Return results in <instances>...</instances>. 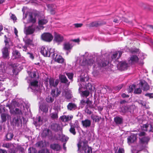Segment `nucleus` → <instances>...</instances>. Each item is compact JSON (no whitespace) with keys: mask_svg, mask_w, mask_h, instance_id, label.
<instances>
[{"mask_svg":"<svg viewBox=\"0 0 153 153\" xmlns=\"http://www.w3.org/2000/svg\"><path fill=\"white\" fill-rule=\"evenodd\" d=\"M101 25V23L99 22H94L90 23L88 25L89 27H97Z\"/></svg>","mask_w":153,"mask_h":153,"instance_id":"obj_37","label":"nucleus"},{"mask_svg":"<svg viewBox=\"0 0 153 153\" xmlns=\"http://www.w3.org/2000/svg\"><path fill=\"white\" fill-rule=\"evenodd\" d=\"M70 131L71 133L73 134L74 135H75L76 133V132L75 131V129L73 127H71V128L70 129Z\"/></svg>","mask_w":153,"mask_h":153,"instance_id":"obj_56","label":"nucleus"},{"mask_svg":"<svg viewBox=\"0 0 153 153\" xmlns=\"http://www.w3.org/2000/svg\"><path fill=\"white\" fill-rule=\"evenodd\" d=\"M92 102L91 101H90L88 99H87V104L90 108H94L95 106L92 105Z\"/></svg>","mask_w":153,"mask_h":153,"instance_id":"obj_40","label":"nucleus"},{"mask_svg":"<svg viewBox=\"0 0 153 153\" xmlns=\"http://www.w3.org/2000/svg\"><path fill=\"white\" fill-rule=\"evenodd\" d=\"M141 85L142 89L144 90H147L149 88V86L147 83L145 82H141Z\"/></svg>","mask_w":153,"mask_h":153,"instance_id":"obj_33","label":"nucleus"},{"mask_svg":"<svg viewBox=\"0 0 153 153\" xmlns=\"http://www.w3.org/2000/svg\"><path fill=\"white\" fill-rule=\"evenodd\" d=\"M4 79L2 80L1 79H0V91H2L4 90V89L2 88V83L1 82V81H4Z\"/></svg>","mask_w":153,"mask_h":153,"instance_id":"obj_62","label":"nucleus"},{"mask_svg":"<svg viewBox=\"0 0 153 153\" xmlns=\"http://www.w3.org/2000/svg\"><path fill=\"white\" fill-rule=\"evenodd\" d=\"M59 78L62 82L66 83L68 82L66 77L64 75H60L59 76Z\"/></svg>","mask_w":153,"mask_h":153,"instance_id":"obj_35","label":"nucleus"},{"mask_svg":"<svg viewBox=\"0 0 153 153\" xmlns=\"http://www.w3.org/2000/svg\"><path fill=\"white\" fill-rule=\"evenodd\" d=\"M41 37L43 40L46 42H50L53 39V36L50 33H45L42 35Z\"/></svg>","mask_w":153,"mask_h":153,"instance_id":"obj_5","label":"nucleus"},{"mask_svg":"<svg viewBox=\"0 0 153 153\" xmlns=\"http://www.w3.org/2000/svg\"><path fill=\"white\" fill-rule=\"evenodd\" d=\"M52 57L55 61L59 63H62L64 62V59L60 55H58L56 51L54 53Z\"/></svg>","mask_w":153,"mask_h":153,"instance_id":"obj_7","label":"nucleus"},{"mask_svg":"<svg viewBox=\"0 0 153 153\" xmlns=\"http://www.w3.org/2000/svg\"><path fill=\"white\" fill-rule=\"evenodd\" d=\"M83 126L85 127H89L91 125V121L90 120L87 119L82 121Z\"/></svg>","mask_w":153,"mask_h":153,"instance_id":"obj_23","label":"nucleus"},{"mask_svg":"<svg viewBox=\"0 0 153 153\" xmlns=\"http://www.w3.org/2000/svg\"><path fill=\"white\" fill-rule=\"evenodd\" d=\"M25 107L24 105H20L19 108H16L15 109L14 112L15 114L18 115H21L24 112Z\"/></svg>","mask_w":153,"mask_h":153,"instance_id":"obj_10","label":"nucleus"},{"mask_svg":"<svg viewBox=\"0 0 153 153\" xmlns=\"http://www.w3.org/2000/svg\"><path fill=\"white\" fill-rule=\"evenodd\" d=\"M87 144L88 142L86 140L79 142L78 144L79 149H82L84 151L85 153H92V148L91 147L88 146Z\"/></svg>","mask_w":153,"mask_h":153,"instance_id":"obj_3","label":"nucleus"},{"mask_svg":"<svg viewBox=\"0 0 153 153\" xmlns=\"http://www.w3.org/2000/svg\"><path fill=\"white\" fill-rule=\"evenodd\" d=\"M50 147L52 149L56 151L59 150L61 149L60 146L58 144H52L50 146Z\"/></svg>","mask_w":153,"mask_h":153,"instance_id":"obj_24","label":"nucleus"},{"mask_svg":"<svg viewBox=\"0 0 153 153\" xmlns=\"http://www.w3.org/2000/svg\"><path fill=\"white\" fill-rule=\"evenodd\" d=\"M146 96L149 97V98H153V93H148L145 94Z\"/></svg>","mask_w":153,"mask_h":153,"instance_id":"obj_57","label":"nucleus"},{"mask_svg":"<svg viewBox=\"0 0 153 153\" xmlns=\"http://www.w3.org/2000/svg\"><path fill=\"white\" fill-rule=\"evenodd\" d=\"M91 118L93 121L95 122H99L101 119L100 117L94 114H92L91 115Z\"/></svg>","mask_w":153,"mask_h":153,"instance_id":"obj_26","label":"nucleus"},{"mask_svg":"<svg viewBox=\"0 0 153 153\" xmlns=\"http://www.w3.org/2000/svg\"><path fill=\"white\" fill-rule=\"evenodd\" d=\"M29 20L28 22H32L34 23L36 22V20L35 18L33 17V16L31 15H30L29 16Z\"/></svg>","mask_w":153,"mask_h":153,"instance_id":"obj_42","label":"nucleus"},{"mask_svg":"<svg viewBox=\"0 0 153 153\" xmlns=\"http://www.w3.org/2000/svg\"><path fill=\"white\" fill-rule=\"evenodd\" d=\"M152 126L149 124H146L143 126V129L145 131H151L152 130Z\"/></svg>","mask_w":153,"mask_h":153,"instance_id":"obj_25","label":"nucleus"},{"mask_svg":"<svg viewBox=\"0 0 153 153\" xmlns=\"http://www.w3.org/2000/svg\"><path fill=\"white\" fill-rule=\"evenodd\" d=\"M55 51L54 49L48 47V46H42L40 52L45 56L52 57Z\"/></svg>","mask_w":153,"mask_h":153,"instance_id":"obj_2","label":"nucleus"},{"mask_svg":"<svg viewBox=\"0 0 153 153\" xmlns=\"http://www.w3.org/2000/svg\"><path fill=\"white\" fill-rule=\"evenodd\" d=\"M128 66V64L125 62H120L117 65V67L121 70H124L127 69Z\"/></svg>","mask_w":153,"mask_h":153,"instance_id":"obj_12","label":"nucleus"},{"mask_svg":"<svg viewBox=\"0 0 153 153\" xmlns=\"http://www.w3.org/2000/svg\"><path fill=\"white\" fill-rule=\"evenodd\" d=\"M48 106L47 105H42V106H40V108L41 110L43 112L45 113L47 112L48 110Z\"/></svg>","mask_w":153,"mask_h":153,"instance_id":"obj_36","label":"nucleus"},{"mask_svg":"<svg viewBox=\"0 0 153 153\" xmlns=\"http://www.w3.org/2000/svg\"><path fill=\"white\" fill-rule=\"evenodd\" d=\"M37 151L35 148H30L28 149L29 153H36Z\"/></svg>","mask_w":153,"mask_h":153,"instance_id":"obj_46","label":"nucleus"},{"mask_svg":"<svg viewBox=\"0 0 153 153\" xmlns=\"http://www.w3.org/2000/svg\"><path fill=\"white\" fill-rule=\"evenodd\" d=\"M138 102L139 103L141 104L142 106H144L146 108H148L146 106V103L145 102L141 100H139Z\"/></svg>","mask_w":153,"mask_h":153,"instance_id":"obj_52","label":"nucleus"},{"mask_svg":"<svg viewBox=\"0 0 153 153\" xmlns=\"http://www.w3.org/2000/svg\"><path fill=\"white\" fill-rule=\"evenodd\" d=\"M73 116L71 115H63L60 117L61 120L64 122H67L71 120L73 118Z\"/></svg>","mask_w":153,"mask_h":153,"instance_id":"obj_18","label":"nucleus"},{"mask_svg":"<svg viewBox=\"0 0 153 153\" xmlns=\"http://www.w3.org/2000/svg\"><path fill=\"white\" fill-rule=\"evenodd\" d=\"M71 92L70 91H65L62 93L63 96L65 97L67 99H70L71 98Z\"/></svg>","mask_w":153,"mask_h":153,"instance_id":"obj_21","label":"nucleus"},{"mask_svg":"<svg viewBox=\"0 0 153 153\" xmlns=\"http://www.w3.org/2000/svg\"><path fill=\"white\" fill-rule=\"evenodd\" d=\"M137 139L136 136L134 134H131L127 138V142L129 145H130L135 141Z\"/></svg>","mask_w":153,"mask_h":153,"instance_id":"obj_13","label":"nucleus"},{"mask_svg":"<svg viewBox=\"0 0 153 153\" xmlns=\"http://www.w3.org/2000/svg\"><path fill=\"white\" fill-rule=\"evenodd\" d=\"M114 121L117 124H121L123 123V119L121 117H116L114 118Z\"/></svg>","mask_w":153,"mask_h":153,"instance_id":"obj_27","label":"nucleus"},{"mask_svg":"<svg viewBox=\"0 0 153 153\" xmlns=\"http://www.w3.org/2000/svg\"><path fill=\"white\" fill-rule=\"evenodd\" d=\"M1 117L3 122L6 121L7 118L8 119H9L11 118L10 116L6 113L2 114L1 115Z\"/></svg>","mask_w":153,"mask_h":153,"instance_id":"obj_31","label":"nucleus"},{"mask_svg":"<svg viewBox=\"0 0 153 153\" xmlns=\"http://www.w3.org/2000/svg\"><path fill=\"white\" fill-rule=\"evenodd\" d=\"M13 135L11 133H8L6 135V137L8 140H11L13 137Z\"/></svg>","mask_w":153,"mask_h":153,"instance_id":"obj_43","label":"nucleus"},{"mask_svg":"<svg viewBox=\"0 0 153 153\" xmlns=\"http://www.w3.org/2000/svg\"><path fill=\"white\" fill-rule=\"evenodd\" d=\"M54 100V99L52 97L50 96H48L46 98V101L49 103L52 102Z\"/></svg>","mask_w":153,"mask_h":153,"instance_id":"obj_44","label":"nucleus"},{"mask_svg":"<svg viewBox=\"0 0 153 153\" xmlns=\"http://www.w3.org/2000/svg\"><path fill=\"white\" fill-rule=\"evenodd\" d=\"M73 46L71 43L68 42L65 43L64 45V49L66 50H71Z\"/></svg>","mask_w":153,"mask_h":153,"instance_id":"obj_30","label":"nucleus"},{"mask_svg":"<svg viewBox=\"0 0 153 153\" xmlns=\"http://www.w3.org/2000/svg\"><path fill=\"white\" fill-rule=\"evenodd\" d=\"M54 40L57 42H61L64 40L63 37L61 35L56 32L54 33Z\"/></svg>","mask_w":153,"mask_h":153,"instance_id":"obj_9","label":"nucleus"},{"mask_svg":"<svg viewBox=\"0 0 153 153\" xmlns=\"http://www.w3.org/2000/svg\"><path fill=\"white\" fill-rule=\"evenodd\" d=\"M89 54L88 52H86L84 55L81 56V59H82L83 60H80V64L82 65L85 66L87 65H92L94 61L92 59V58L91 57L89 59L87 58V56H88Z\"/></svg>","mask_w":153,"mask_h":153,"instance_id":"obj_4","label":"nucleus"},{"mask_svg":"<svg viewBox=\"0 0 153 153\" xmlns=\"http://www.w3.org/2000/svg\"><path fill=\"white\" fill-rule=\"evenodd\" d=\"M35 27L33 26H30L25 30V33L27 34H30L33 33Z\"/></svg>","mask_w":153,"mask_h":153,"instance_id":"obj_17","label":"nucleus"},{"mask_svg":"<svg viewBox=\"0 0 153 153\" xmlns=\"http://www.w3.org/2000/svg\"><path fill=\"white\" fill-rule=\"evenodd\" d=\"M30 76L32 78L35 77L36 76V74L35 72H32L30 73L29 74Z\"/></svg>","mask_w":153,"mask_h":153,"instance_id":"obj_54","label":"nucleus"},{"mask_svg":"<svg viewBox=\"0 0 153 153\" xmlns=\"http://www.w3.org/2000/svg\"><path fill=\"white\" fill-rule=\"evenodd\" d=\"M25 44L27 45H31L32 44V40L29 39H27L25 40Z\"/></svg>","mask_w":153,"mask_h":153,"instance_id":"obj_45","label":"nucleus"},{"mask_svg":"<svg viewBox=\"0 0 153 153\" xmlns=\"http://www.w3.org/2000/svg\"><path fill=\"white\" fill-rule=\"evenodd\" d=\"M38 82L36 80H34L30 82V88L32 91L35 92L39 89L38 85Z\"/></svg>","mask_w":153,"mask_h":153,"instance_id":"obj_11","label":"nucleus"},{"mask_svg":"<svg viewBox=\"0 0 153 153\" xmlns=\"http://www.w3.org/2000/svg\"><path fill=\"white\" fill-rule=\"evenodd\" d=\"M69 138L65 135L62 134L60 137V140L62 141H68Z\"/></svg>","mask_w":153,"mask_h":153,"instance_id":"obj_39","label":"nucleus"},{"mask_svg":"<svg viewBox=\"0 0 153 153\" xmlns=\"http://www.w3.org/2000/svg\"><path fill=\"white\" fill-rule=\"evenodd\" d=\"M51 117L53 119L57 118L58 116L57 114L56 113H52L50 115Z\"/></svg>","mask_w":153,"mask_h":153,"instance_id":"obj_47","label":"nucleus"},{"mask_svg":"<svg viewBox=\"0 0 153 153\" xmlns=\"http://www.w3.org/2000/svg\"><path fill=\"white\" fill-rule=\"evenodd\" d=\"M12 54L13 59L19 58L21 56L19 52L18 51L16 50L14 51H13Z\"/></svg>","mask_w":153,"mask_h":153,"instance_id":"obj_29","label":"nucleus"},{"mask_svg":"<svg viewBox=\"0 0 153 153\" xmlns=\"http://www.w3.org/2000/svg\"><path fill=\"white\" fill-rule=\"evenodd\" d=\"M85 111L86 113L89 114H91L92 113L91 111L89 110L88 107L85 109Z\"/></svg>","mask_w":153,"mask_h":153,"instance_id":"obj_61","label":"nucleus"},{"mask_svg":"<svg viewBox=\"0 0 153 153\" xmlns=\"http://www.w3.org/2000/svg\"><path fill=\"white\" fill-rule=\"evenodd\" d=\"M139 139L142 144H147L149 140V138L145 136V133L144 132H141L139 134Z\"/></svg>","mask_w":153,"mask_h":153,"instance_id":"obj_6","label":"nucleus"},{"mask_svg":"<svg viewBox=\"0 0 153 153\" xmlns=\"http://www.w3.org/2000/svg\"><path fill=\"white\" fill-rule=\"evenodd\" d=\"M48 22V21L45 18L42 17L39 18V28L40 29H43L44 27L43 25L46 24Z\"/></svg>","mask_w":153,"mask_h":153,"instance_id":"obj_14","label":"nucleus"},{"mask_svg":"<svg viewBox=\"0 0 153 153\" xmlns=\"http://www.w3.org/2000/svg\"><path fill=\"white\" fill-rule=\"evenodd\" d=\"M87 99L86 100L84 99L80 101V104L82 106V107H84V106L86 104H87Z\"/></svg>","mask_w":153,"mask_h":153,"instance_id":"obj_55","label":"nucleus"},{"mask_svg":"<svg viewBox=\"0 0 153 153\" xmlns=\"http://www.w3.org/2000/svg\"><path fill=\"white\" fill-rule=\"evenodd\" d=\"M35 124L36 125H40L42 124V120L41 119V117H40L39 116L38 117L36 121L35 122L34 124Z\"/></svg>","mask_w":153,"mask_h":153,"instance_id":"obj_38","label":"nucleus"},{"mask_svg":"<svg viewBox=\"0 0 153 153\" xmlns=\"http://www.w3.org/2000/svg\"><path fill=\"white\" fill-rule=\"evenodd\" d=\"M123 86L122 85H120L118 86L115 87L114 88V90H115L116 91H118Z\"/></svg>","mask_w":153,"mask_h":153,"instance_id":"obj_50","label":"nucleus"},{"mask_svg":"<svg viewBox=\"0 0 153 153\" xmlns=\"http://www.w3.org/2000/svg\"><path fill=\"white\" fill-rule=\"evenodd\" d=\"M68 108L70 110H75L76 108V105L73 103H70L67 106Z\"/></svg>","mask_w":153,"mask_h":153,"instance_id":"obj_32","label":"nucleus"},{"mask_svg":"<svg viewBox=\"0 0 153 153\" xmlns=\"http://www.w3.org/2000/svg\"><path fill=\"white\" fill-rule=\"evenodd\" d=\"M115 153H124V149L122 148L119 149L117 152H115Z\"/></svg>","mask_w":153,"mask_h":153,"instance_id":"obj_59","label":"nucleus"},{"mask_svg":"<svg viewBox=\"0 0 153 153\" xmlns=\"http://www.w3.org/2000/svg\"><path fill=\"white\" fill-rule=\"evenodd\" d=\"M79 91L81 95L83 97H88L89 94V92L88 91H82L81 89L82 88V85H81V84H79Z\"/></svg>","mask_w":153,"mask_h":153,"instance_id":"obj_16","label":"nucleus"},{"mask_svg":"<svg viewBox=\"0 0 153 153\" xmlns=\"http://www.w3.org/2000/svg\"><path fill=\"white\" fill-rule=\"evenodd\" d=\"M36 146L38 147H42L43 146V142L41 141L38 142L36 144Z\"/></svg>","mask_w":153,"mask_h":153,"instance_id":"obj_49","label":"nucleus"},{"mask_svg":"<svg viewBox=\"0 0 153 153\" xmlns=\"http://www.w3.org/2000/svg\"><path fill=\"white\" fill-rule=\"evenodd\" d=\"M8 47H5L3 48L2 50V57L4 58L8 59H9L10 51L8 50Z\"/></svg>","mask_w":153,"mask_h":153,"instance_id":"obj_8","label":"nucleus"},{"mask_svg":"<svg viewBox=\"0 0 153 153\" xmlns=\"http://www.w3.org/2000/svg\"><path fill=\"white\" fill-rule=\"evenodd\" d=\"M122 52L120 51H118L115 52L112 55L111 57L112 59H118L121 56Z\"/></svg>","mask_w":153,"mask_h":153,"instance_id":"obj_22","label":"nucleus"},{"mask_svg":"<svg viewBox=\"0 0 153 153\" xmlns=\"http://www.w3.org/2000/svg\"><path fill=\"white\" fill-rule=\"evenodd\" d=\"M49 80L50 87L51 88L56 86L59 82V80L58 79L55 80L53 78H50Z\"/></svg>","mask_w":153,"mask_h":153,"instance_id":"obj_15","label":"nucleus"},{"mask_svg":"<svg viewBox=\"0 0 153 153\" xmlns=\"http://www.w3.org/2000/svg\"><path fill=\"white\" fill-rule=\"evenodd\" d=\"M2 147L7 148H9L11 146V144L8 143H4L2 145Z\"/></svg>","mask_w":153,"mask_h":153,"instance_id":"obj_53","label":"nucleus"},{"mask_svg":"<svg viewBox=\"0 0 153 153\" xmlns=\"http://www.w3.org/2000/svg\"><path fill=\"white\" fill-rule=\"evenodd\" d=\"M135 88V85H130L129 87V88L128 89V92L131 93L132 92L134 89Z\"/></svg>","mask_w":153,"mask_h":153,"instance_id":"obj_48","label":"nucleus"},{"mask_svg":"<svg viewBox=\"0 0 153 153\" xmlns=\"http://www.w3.org/2000/svg\"><path fill=\"white\" fill-rule=\"evenodd\" d=\"M142 90L140 88H137L135 89L134 93L135 94H140L141 93Z\"/></svg>","mask_w":153,"mask_h":153,"instance_id":"obj_51","label":"nucleus"},{"mask_svg":"<svg viewBox=\"0 0 153 153\" xmlns=\"http://www.w3.org/2000/svg\"><path fill=\"white\" fill-rule=\"evenodd\" d=\"M108 62H107V61H105L102 62V64H100V66H106L107 65H108Z\"/></svg>","mask_w":153,"mask_h":153,"instance_id":"obj_58","label":"nucleus"},{"mask_svg":"<svg viewBox=\"0 0 153 153\" xmlns=\"http://www.w3.org/2000/svg\"><path fill=\"white\" fill-rule=\"evenodd\" d=\"M128 108L127 107H125V108L124 107L121 108V111L123 113L126 112Z\"/></svg>","mask_w":153,"mask_h":153,"instance_id":"obj_64","label":"nucleus"},{"mask_svg":"<svg viewBox=\"0 0 153 153\" xmlns=\"http://www.w3.org/2000/svg\"><path fill=\"white\" fill-rule=\"evenodd\" d=\"M84 75V77L82 76H80V81L82 85V87L84 89L86 88L87 89L89 90H92V86L91 84L88 82V80L89 79V78L87 75L86 76Z\"/></svg>","mask_w":153,"mask_h":153,"instance_id":"obj_1","label":"nucleus"},{"mask_svg":"<svg viewBox=\"0 0 153 153\" xmlns=\"http://www.w3.org/2000/svg\"><path fill=\"white\" fill-rule=\"evenodd\" d=\"M68 76V78L70 79H71L73 77V74L71 73H67L66 74Z\"/></svg>","mask_w":153,"mask_h":153,"instance_id":"obj_60","label":"nucleus"},{"mask_svg":"<svg viewBox=\"0 0 153 153\" xmlns=\"http://www.w3.org/2000/svg\"><path fill=\"white\" fill-rule=\"evenodd\" d=\"M82 25L83 24L82 23H76L74 24L75 27L77 28L81 27L82 26Z\"/></svg>","mask_w":153,"mask_h":153,"instance_id":"obj_63","label":"nucleus"},{"mask_svg":"<svg viewBox=\"0 0 153 153\" xmlns=\"http://www.w3.org/2000/svg\"><path fill=\"white\" fill-rule=\"evenodd\" d=\"M138 60V57L136 55H132L131 56L129 62L130 63H132L134 62H137Z\"/></svg>","mask_w":153,"mask_h":153,"instance_id":"obj_28","label":"nucleus"},{"mask_svg":"<svg viewBox=\"0 0 153 153\" xmlns=\"http://www.w3.org/2000/svg\"><path fill=\"white\" fill-rule=\"evenodd\" d=\"M49 10L52 14H54L55 13L54 10L56 7V6L54 4H50L48 5Z\"/></svg>","mask_w":153,"mask_h":153,"instance_id":"obj_20","label":"nucleus"},{"mask_svg":"<svg viewBox=\"0 0 153 153\" xmlns=\"http://www.w3.org/2000/svg\"><path fill=\"white\" fill-rule=\"evenodd\" d=\"M4 37H5L4 42L5 43L6 46L9 47V45H10V44H11V42L10 41V39L7 38L5 35L4 36Z\"/></svg>","mask_w":153,"mask_h":153,"instance_id":"obj_41","label":"nucleus"},{"mask_svg":"<svg viewBox=\"0 0 153 153\" xmlns=\"http://www.w3.org/2000/svg\"><path fill=\"white\" fill-rule=\"evenodd\" d=\"M16 102L15 101H12L10 105H7L6 106L7 107H8L9 108V109H10V111L11 113H12L11 109L13 107H16Z\"/></svg>","mask_w":153,"mask_h":153,"instance_id":"obj_34","label":"nucleus"},{"mask_svg":"<svg viewBox=\"0 0 153 153\" xmlns=\"http://www.w3.org/2000/svg\"><path fill=\"white\" fill-rule=\"evenodd\" d=\"M61 91L58 89H53L51 93V94L53 97H56L61 93Z\"/></svg>","mask_w":153,"mask_h":153,"instance_id":"obj_19","label":"nucleus"}]
</instances>
